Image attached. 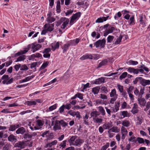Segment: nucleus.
<instances>
[{"label":"nucleus","mask_w":150,"mask_h":150,"mask_svg":"<svg viewBox=\"0 0 150 150\" xmlns=\"http://www.w3.org/2000/svg\"><path fill=\"white\" fill-rule=\"evenodd\" d=\"M99 115V112L96 110L92 111L90 113V115L91 117H93V120H94V119L96 118V117Z\"/></svg>","instance_id":"21"},{"label":"nucleus","mask_w":150,"mask_h":150,"mask_svg":"<svg viewBox=\"0 0 150 150\" xmlns=\"http://www.w3.org/2000/svg\"><path fill=\"white\" fill-rule=\"evenodd\" d=\"M25 131H26L25 129L23 127H22L18 128L16 131V133L17 134H23L25 132Z\"/></svg>","instance_id":"24"},{"label":"nucleus","mask_w":150,"mask_h":150,"mask_svg":"<svg viewBox=\"0 0 150 150\" xmlns=\"http://www.w3.org/2000/svg\"><path fill=\"white\" fill-rule=\"evenodd\" d=\"M42 56L41 54L39 53L33 54L31 55L29 59L32 60L35 59V57L39 58Z\"/></svg>","instance_id":"25"},{"label":"nucleus","mask_w":150,"mask_h":150,"mask_svg":"<svg viewBox=\"0 0 150 150\" xmlns=\"http://www.w3.org/2000/svg\"><path fill=\"white\" fill-rule=\"evenodd\" d=\"M31 47V45H29L27 47L25 48V49L23 50H21V52H22V54H23L26 53V52H28V50H29V49Z\"/></svg>","instance_id":"44"},{"label":"nucleus","mask_w":150,"mask_h":150,"mask_svg":"<svg viewBox=\"0 0 150 150\" xmlns=\"http://www.w3.org/2000/svg\"><path fill=\"white\" fill-rule=\"evenodd\" d=\"M103 127L104 129H109L111 127V124L109 123H105L103 125Z\"/></svg>","instance_id":"40"},{"label":"nucleus","mask_w":150,"mask_h":150,"mask_svg":"<svg viewBox=\"0 0 150 150\" xmlns=\"http://www.w3.org/2000/svg\"><path fill=\"white\" fill-rule=\"evenodd\" d=\"M99 89V87H95L92 88V92L94 94H96L98 93Z\"/></svg>","instance_id":"31"},{"label":"nucleus","mask_w":150,"mask_h":150,"mask_svg":"<svg viewBox=\"0 0 150 150\" xmlns=\"http://www.w3.org/2000/svg\"><path fill=\"white\" fill-rule=\"evenodd\" d=\"M40 136L44 138H46V139L45 140L46 141L52 139L53 137V134L52 133H50L48 130L44 132L41 134Z\"/></svg>","instance_id":"3"},{"label":"nucleus","mask_w":150,"mask_h":150,"mask_svg":"<svg viewBox=\"0 0 150 150\" xmlns=\"http://www.w3.org/2000/svg\"><path fill=\"white\" fill-rule=\"evenodd\" d=\"M48 62H44L39 69V70H41L47 67L49 64Z\"/></svg>","instance_id":"32"},{"label":"nucleus","mask_w":150,"mask_h":150,"mask_svg":"<svg viewBox=\"0 0 150 150\" xmlns=\"http://www.w3.org/2000/svg\"><path fill=\"white\" fill-rule=\"evenodd\" d=\"M60 21L63 23L61 27V28L63 29L66 27L67 25L68 24L69 20L68 18L64 17L60 18Z\"/></svg>","instance_id":"7"},{"label":"nucleus","mask_w":150,"mask_h":150,"mask_svg":"<svg viewBox=\"0 0 150 150\" xmlns=\"http://www.w3.org/2000/svg\"><path fill=\"white\" fill-rule=\"evenodd\" d=\"M8 136L7 134H4V132L2 131H0V140L3 137L4 138H6Z\"/></svg>","instance_id":"45"},{"label":"nucleus","mask_w":150,"mask_h":150,"mask_svg":"<svg viewBox=\"0 0 150 150\" xmlns=\"http://www.w3.org/2000/svg\"><path fill=\"white\" fill-rule=\"evenodd\" d=\"M26 56L25 55H22L18 57L16 62H18L23 61L25 59Z\"/></svg>","instance_id":"39"},{"label":"nucleus","mask_w":150,"mask_h":150,"mask_svg":"<svg viewBox=\"0 0 150 150\" xmlns=\"http://www.w3.org/2000/svg\"><path fill=\"white\" fill-rule=\"evenodd\" d=\"M134 89V87L133 86H130L127 89V92L128 94L131 93L132 91Z\"/></svg>","instance_id":"63"},{"label":"nucleus","mask_w":150,"mask_h":150,"mask_svg":"<svg viewBox=\"0 0 150 150\" xmlns=\"http://www.w3.org/2000/svg\"><path fill=\"white\" fill-rule=\"evenodd\" d=\"M108 30H109L110 33H113L115 30H116V29L115 28L113 27H111L108 28Z\"/></svg>","instance_id":"57"},{"label":"nucleus","mask_w":150,"mask_h":150,"mask_svg":"<svg viewBox=\"0 0 150 150\" xmlns=\"http://www.w3.org/2000/svg\"><path fill=\"white\" fill-rule=\"evenodd\" d=\"M150 107V102L149 101L147 102L146 103V108H145L144 109V110L145 111H146L148 110L149 109Z\"/></svg>","instance_id":"58"},{"label":"nucleus","mask_w":150,"mask_h":150,"mask_svg":"<svg viewBox=\"0 0 150 150\" xmlns=\"http://www.w3.org/2000/svg\"><path fill=\"white\" fill-rule=\"evenodd\" d=\"M139 108L137 104L136 103H134L133 104V106L131 111L133 114H135L138 112L139 111Z\"/></svg>","instance_id":"13"},{"label":"nucleus","mask_w":150,"mask_h":150,"mask_svg":"<svg viewBox=\"0 0 150 150\" xmlns=\"http://www.w3.org/2000/svg\"><path fill=\"white\" fill-rule=\"evenodd\" d=\"M121 123L123 126H124V127H128L129 125L130 124L129 122L126 120H124L123 121H122Z\"/></svg>","instance_id":"29"},{"label":"nucleus","mask_w":150,"mask_h":150,"mask_svg":"<svg viewBox=\"0 0 150 150\" xmlns=\"http://www.w3.org/2000/svg\"><path fill=\"white\" fill-rule=\"evenodd\" d=\"M25 104L28 106L35 105L36 104V102L35 101H27L26 102Z\"/></svg>","instance_id":"33"},{"label":"nucleus","mask_w":150,"mask_h":150,"mask_svg":"<svg viewBox=\"0 0 150 150\" xmlns=\"http://www.w3.org/2000/svg\"><path fill=\"white\" fill-rule=\"evenodd\" d=\"M144 88H141L140 90V92L139 93V96L141 97H142V95L144 93Z\"/></svg>","instance_id":"64"},{"label":"nucleus","mask_w":150,"mask_h":150,"mask_svg":"<svg viewBox=\"0 0 150 150\" xmlns=\"http://www.w3.org/2000/svg\"><path fill=\"white\" fill-rule=\"evenodd\" d=\"M122 38V35H120L119 37L117 38L116 41L115 42L114 44L115 45L120 44Z\"/></svg>","instance_id":"42"},{"label":"nucleus","mask_w":150,"mask_h":150,"mask_svg":"<svg viewBox=\"0 0 150 150\" xmlns=\"http://www.w3.org/2000/svg\"><path fill=\"white\" fill-rule=\"evenodd\" d=\"M137 69H135L132 67H129L128 68L127 71L130 73H133L134 74H137Z\"/></svg>","instance_id":"22"},{"label":"nucleus","mask_w":150,"mask_h":150,"mask_svg":"<svg viewBox=\"0 0 150 150\" xmlns=\"http://www.w3.org/2000/svg\"><path fill=\"white\" fill-rule=\"evenodd\" d=\"M120 102L118 101L115 103L114 107L110 105H109V106L110 108V109L112 111V112H115L119 110V107H120Z\"/></svg>","instance_id":"5"},{"label":"nucleus","mask_w":150,"mask_h":150,"mask_svg":"<svg viewBox=\"0 0 150 150\" xmlns=\"http://www.w3.org/2000/svg\"><path fill=\"white\" fill-rule=\"evenodd\" d=\"M114 38V37L112 35H109L107 38V42L108 43L111 42Z\"/></svg>","instance_id":"50"},{"label":"nucleus","mask_w":150,"mask_h":150,"mask_svg":"<svg viewBox=\"0 0 150 150\" xmlns=\"http://www.w3.org/2000/svg\"><path fill=\"white\" fill-rule=\"evenodd\" d=\"M81 15V13L80 12H77L75 14H73L71 17L69 23V25H72L76 20L78 19Z\"/></svg>","instance_id":"4"},{"label":"nucleus","mask_w":150,"mask_h":150,"mask_svg":"<svg viewBox=\"0 0 150 150\" xmlns=\"http://www.w3.org/2000/svg\"><path fill=\"white\" fill-rule=\"evenodd\" d=\"M60 125V122L59 120H56L54 126L53 128L54 131H56L58 130L61 129Z\"/></svg>","instance_id":"18"},{"label":"nucleus","mask_w":150,"mask_h":150,"mask_svg":"<svg viewBox=\"0 0 150 150\" xmlns=\"http://www.w3.org/2000/svg\"><path fill=\"white\" fill-rule=\"evenodd\" d=\"M64 105H63L59 108V110L60 113H62L64 112Z\"/></svg>","instance_id":"59"},{"label":"nucleus","mask_w":150,"mask_h":150,"mask_svg":"<svg viewBox=\"0 0 150 150\" xmlns=\"http://www.w3.org/2000/svg\"><path fill=\"white\" fill-rule=\"evenodd\" d=\"M100 98L103 100H106L107 99V96L104 94H100Z\"/></svg>","instance_id":"61"},{"label":"nucleus","mask_w":150,"mask_h":150,"mask_svg":"<svg viewBox=\"0 0 150 150\" xmlns=\"http://www.w3.org/2000/svg\"><path fill=\"white\" fill-rule=\"evenodd\" d=\"M121 114L123 116V117H129L130 115L127 111H124L121 112Z\"/></svg>","instance_id":"35"},{"label":"nucleus","mask_w":150,"mask_h":150,"mask_svg":"<svg viewBox=\"0 0 150 150\" xmlns=\"http://www.w3.org/2000/svg\"><path fill=\"white\" fill-rule=\"evenodd\" d=\"M51 49L50 48H47L45 49L43 51V53L44 54L43 56L45 58H49L50 56Z\"/></svg>","instance_id":"10"},{"label":"nucleus","mask_w":150,"mask_h":150,"mask_svg":"<svg viewBox=\"0 0 150 150\" xmlns=\"http://www.w3.org/2000/svg\"><path fill=\"white\" fill-rule=\"evenodd\" d=\"M138 78L139 79L140 83L142 86H145L150 85V80L144 79L141 77H139Z\"/></svg>","instance_id":"9"},{"label":"nucleus","mask_w":150,"mask_h":150,"mask_svg":"<svg viewBox=\"0 0 150 150\" xmlns=\"http://www.w3.org/2000/svg\"><path fill=\"white\" fill-rule=\"evenodd\" d=\"M108 61L106 59L103 60L99 63L98 65V67H100L103 66L105 65L108 63Z\"/></svg>","instance_id":"28"},{"label":"nucleus","mask_w":150,"mask_h":150,"mask_svg":"<svg viewBox=\"0 0 150 150\" xmlns=\"http://www.w3.org/2000/svg\"><path fill=\"white\" fill-rule=\"evenodd\" d=\"M99 111L101 114L103 116L105 115V112L102 106H99L98 108Z\"/></svg>","instance_id":"27"},{"label":"nucleus","mask_w":150,"mask_h":150,"mask_svg":"<svg viewBox=\"0 0 150 150\" xmlns=\"http://www.w3.org/2000/svg\"><path fill=\"white\" fill-rule=\"evenodd\" d=\"M56 10L57 13H60V3L59 1H58L57 2Z\"/></svg>","instance_id":"34"},{"label":"nucleus","mask_w":150,"mask_h":150,"mask_svg":"<svg viewBox=\"0 0 150 150\" xmlns=\"http://www.w3.org/2000/svg\"><path fill=\"white\" fill-rule=\"evenodd\" d=\"M59 46V42H54L52 44V50L54 51L56 49H58Z\"/></svg>","instance_id":"20"},{"label":"nucleus","mask_w":150,"mask_h":150,"mask_svg":"<svg viewBox=\"0 0 150 150\" xmlns=\"http://www.w3.org/2000/svg\"><path fill=\"white\" fill-rule=\"evenodd\" d=\"M28 69V67L25 64L22 65H21L20 69L21 71H24L27 70Z\"/></svg>","instance_id":"47"},{"label":"nucleus","mask_w":150,"mask_h":150,"mask_svg":"<svg viewBox=\"0 0 150 150\" xmlns=\"http://www.w3.org/2000/svg\"><path fill=\"white\" fill-rule=\"evenodd\" d=\"M6 141V140L3 139L0 141V148L5 146L7 143Z\"/></svg>","instance_id":"43"},{"label":"nucleus","mask_w":150,"mask_h":150,"mask_svg":"<svg viewBox=\"0 0 150 150\" xmlns=\"http://www.w3.org/2000/svg\"><path fill=\"white\" fill-rule=\"evenodd\" d=\"M54 24H46L44 25V28L47 29L48 31L51 32L54 29Z\"/></svg>","instance_id":"11"},{"label":"nucleus","mask_w":150,"mask_h":150,"mask_svg":"<svg viewBox=\"0 0 150 150\" xmlns=\"http://www.w3.org/2000/svg\"><path fill=\"white\" fill-rule=\"evenodd\" d=\"M112 132L118 133L120 131V129H118L117 127H113L112 128L109 129Z\"/></svg>","instance_id":"30"},{"label":"nucleus","mask_w":150,"mask_h":150,"mask_svg":"<svg viewBox=\"0 0 150 150\" xmlns=\"http://www.w3.org/2000/svg\"><path fill=\"white\" fill-rule=\"evenodd\" d=\"M69 46H70L68 44V43L65 44L62 48L63 52H66L68 49V47Z\"/></svg>","instance_id":"46"},{"label":"nucleus","mask_w":150,"mask_h":150,"mask_svg":"<svg viewBox=\"0 0 150 150\" xmlns=\"http://www.w3.org/2000/svg\"><path fill=\"white\" fill-rule=\"evenodd\" d=\"M130 23L129 25H134V16H131L130 18Z\"/></svg>","instance_id":"53"},{"label":"nucleus","mask_w":150,"mask_h":150,"mask_svg":"<svg viewBox=\"0 0 150 150\" xmlns=\"http://www.w3.org/2000/svg\"><path fill=\"white\" fill-rule=\"evenodd\" d=\"M91 54H86L81 57L80 59L81 60H83L88 59H91Z\"/></svg>","instance_id":"23"},{"label":"nucleus","mask_w":150,"mask_h":150,"mask_svg":"<svg viewBox=\"0 0 150 150\" xmlns=\"http://www.w3.org/2000/svg\"><path fill=\"white\" fill-rule=\"evenodd\" d=\"M121 132L122 134L127 135V129L124 126H122L121 127Z\"/></svg>","instance_id":"38"},{"label":"nucleus","mask_w":150,"mask_h":150,"mask_svg":"<svg viewBox=\"0 0 150 150\" xmlns=\"http://www.w3.org/2000/svg\"><path fill=\"white\" fill-rule=\"evenodd\" d=\"M137 141L140 144L144 143V141L143 138L138 137L137 139Z\"/></svg>","instance_id":"56"},{"label":"nucleus","mask_w":150,"mask_h":150,"mask_svg":"<svg viewBox=\"0 0 150 150\" xmlns=\"http://www.w3.org/2000/svg\"><path fill=\"white\" fill-rule=\"evenodd\" d=\"M69 45L70 46H75L76 45V44L75 42V40H72L70 41L68 43Z\"/></svg>","instance_id":"60"},{"label":"nucleus","mask_w":150,"mask_h":150,"mask_svg":"<svg viewBox=\"0 0 150 150\" xmlns=\"http://www.w3.org/2000/svg\"><path fill=\"white\" fill-rule=\"evenodd\" d=\"M143 118L142 117H137V125H141L142 122Z\"/></svg>","instance_id":"41"},{"label":"nucleus","mask_w":150,"mask_h":150,"mask_svg":"<svg viewBox=\"0 0 150 150\" xmlns=\"http://www.w3.org/2000/svg\"><path fill=\"white\" fill-rule=\"evenodd\" d=\"M105 82L104 78L101 77L96 79L95 81H94L93 83L95 84H99Z\"/></svg>","instance_id":"15"},{"label":"nucleus","mask_w":150,"mask_h":150,"mask_svg":"<svg viewBox=\"0 0 150 150\" xmlns=\"http://www.w3.org/2000/svg\"><path fill=\"white\" fill-rule=\"evenodd\" d=\"M95 120V122L97 123H101L102 122L103 119L101 118H96L94 119V120Z\"/></svg>","instance_id":"55"},{"label":"nucleus","mask_w":150,"mask_h":150,"mask_svg":"<svg viewBox=\"0 0 150 150\" xmlns=\"http://www.w3.org/2000/svg\"><path fill=\"white\" fill-rule=\"evenodd\" d=\"M110 96L112 97L109 101L111 104H114L115 101L117 98L118 95L116 94V91L115 89L112 90L110 93Z\"/></svg>","instance_id":"2"},{"label":"nucleus","mask_w":150,"mask_h":150,"mask_svg":"<svg viewBox=\"0 0 150 150\" xmlns=\"http://www.w3.org/2000/svg\"><path fill=\"white\" fill-rule=\"evenodd\" d=\"M127 75V72H124L120 76L119 78L120 80H122L125 78Z\"/></svg>","instance_id":"48"},{"label":"nucleus","mask_w":150,"mask_h":150,"mask_svg":"<svg viewBox=\"0 0 150 150\" xmlns=\"http://www.w3.org/2000/svg\"><path fill=\"white\" fill-rule=\"evenodd\" d=\"M55 19L52 17H51L50 16H49L47 18V21L50 23H51L53 22H54L55 21Z\"/></svg>","instance_id":"52"},{"label":"nucleus","mask_w":150,"mask_h":150,"mask_svg":"<svg viewBox=\"0 0 150 150\" xmlns=\"http://www.w3.org/2000/svg\"><path fill=\"white\" fill-rule=\"evenodd\" d=\"M37 125L38 126L41 127L43 125L42 121L40 120H38L36 121Z\"/></svg>","instance_id":"54"},{"label":"nucleus","mask_w":150,"mask_h":150,"mask_svg":"<svg viewBox=\"0 0 150 150\" xmlns=\"http://www.w3.org/2000/svg\"><path fill=\"white\" fill-rule=\"evenodd\" d=\"M105 39H103L102 40H99L96 42L94 43V45L96 47H98L99 46L101 47V48H103L105 46Z\"/></svg>","instance_id":"6"},{"label":"nucleus","mask_w":150,"mask_h":150,"mask_svg":"<svg viewBox=\"0 0 150 150\" xmlns=\"http://www.w3.org/2000/svg\"><path fill=\"white\" fill-rule=\"evenodd\" d=\"M109 17V16H108L106 17H103L102 18H98L96 20V23H102L103 22V21H106Z\"/></svg>","instance_id":"19"},{"label":"nucleus","mask_w":150,"mask_h":150,"mask_svg":"<svg viewBox=\"0 0 150 150\" xmlns=\"http://www.w3.org/2000/svg\"><path fill=\"white\" fill-rule=\"evenodd\" d=\"M138 103L141 107H144L146 103V101L144 98H138Z\"/></svg>","instance_id":"14"},{"label":"nucleus","mask_w":150,"mask_h":150,"mask_svg":"<svg viewBox=\"0 0 150 150\" xmlns=\"http://www.w3.org/2000/svg\"><path fill=\"white\" fill-rule=\"evenodd\" d=\"M16 129L15 125H11L9 129V131H13L15 130Z\"/></svg>","instance_id":"62"},{"label":"nucleus","mask_w":150,"mask_h":150,"mask_svg":"<svg viewBox=\"0 0 150 150\" xmlns=\"http://www.w3.org/2000/svg\"><path fill=\"white\" fill-rule=\"evenodd\" d=\"M37 135V134L36 132H33L30 134H25L23 136V138L25 139H31Z\"/></svg>","instance_id":"16"},{"label":"nucleus","mask_w":150,"mask_h":150,"mask_svg":"<svg viewBox=\"0 0 150 150\" xmlns=\"http://www.w3.org/2000/svg\"><path fill=\"white\" fill-rule=\"evenodd\" d=\"M30 45L32 48L31 51L33 53L42 47V45L40 44L33 43Z\"/></svg>","instance_id":"8"},{"label":"nucleus","mask_w":150,"mask_h":150,"mask_svg":"<svg viewBox=\"0 0 150 150\" xmlns=\"http://www.w3.org/2000/svg\"><path fill=\"white\" fill-rule=\"evenodd\" d=\"M91 59H94V60H97L100 57L98 54H91Z\"/></svg>","instance_id":"36"},{"label":"nucleus","mask_w":150,"mask_h":150,"mask_svg":"<svg viewBox=\"0 0 150 150\" xmlns=\"http://www.w3.org/2000/svg\"><path fill=\"white\" fill-rule=\"evenodd\" d=\"M127 64L131 65H135L138 64V62L137 61L130 60L127 62Z\"/></svg>","instance_id":"37"},{"label":"nucleus","mask_w":150,"mask_h":150,"mask_svg":"<svg viewBox=\"0 0 150 150\" xmlns=\"http://www.w3.org/2000/svg\"><path fill=\"white\" fill-rule=\"evenodd\" d=\"M8 140L11 142L13 141L16 142L17 139L16 137L13 134H11L10 136L8 137Z\"/></svg>","instance_id":"26"},{"label":"nucleus","mask_w":150,"mask_h":150,"mask_svg":"<svg viewBox=\"0 0 150 150\" xmlns=\"http://www.w3.org/2000/svg\"><path fill=\"white\" fill-rule=\"evenodd\" d=\"M109 143H107L105 145L101 147L100 150H106L109 147Z\"/></svg>","instance_id":"49"},{"label":"nucleus","mask_w":150,"mask_h":150,"mask_svg":"<svg viewBox=\"0 0 150 150\" xmlns=\"http://www.w3.org/2000/svg\"><path fill=\"white\" fill-rule=\"evenodd\" d=\"M67 142V140H64L60 144H57V149H62L65 148L66 146V144Z\"/></svg>","instance_id":"17"},{"label":"nucleus","mask_w":150,"mask_h":150,"mask_svg":"<svg viewBox=\"0 0 150 150\" xmlns=\"http://www.w3.org/2000/svg\"><path fill=\"white\" fill-rule=\"evenodd\" d=\"M25 143L24 141H19L15 144V146L21 149L24 148L25 147Z\"/></svg>","instance_id":"12"},{"label":"nucleus","mask_w":150,"mask_h":150,"mask_svg":"<svg viewBox=\"0 0 150 150\" xmlns=\"http://www.w3.org/2000/svg\"><path fill=\"white\" fill-rule=\"evenodd\" d=\"M77 138L76 136H73L68 140V142L70 146H80L84 142V141L83 140L79 138Z\"/></svg>","instance_id":"1"},{"label":"nucleus","mask_w":150,"mask_h":150,"mask_svg":"<svg viewBox=\"0 0 150 150\" xmlns=\"http://www.w3.org/2000/svg\"><path fill=\"white\" fill-rule=\"evenodd\" d=\"M57 107V104H55L53 105L50 107L49 108V110L50 111H52L56 108Z\"/></svg>","instance_id":"51"}]
</instances>
